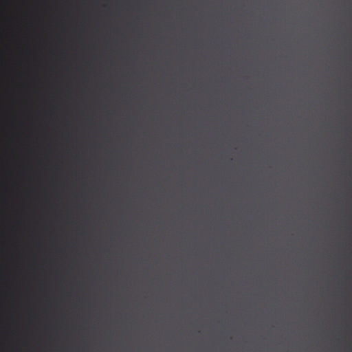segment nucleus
<instances>
[{"label": "nucleus", "mask_w": 352, "mask_h": 352, "mask_svg": "<svg viewBox=\"0 0 352 352\" xmlns=\"http://www.w3.org/2000/svg\"><path fill=\"white\" fill-rule=\"evenodd\" d=\"M0 264H3V263H0Z\"/></svg>", "instance_id": "obj_2"}, {"label": "nucleus", "mask_w": 352, "mask_h": 352, "mask_svg": "<svg viewBox=\"0 0 352 352\" xmlns=\"http://www.w3.org/2000/svg\"><path fill=\"white\" fill-rule=\"evenodd\" d=\"M106 264H107V265H109V263H107Z\"/></svg>", "instance_id": "obj_1"}]
</instances>
